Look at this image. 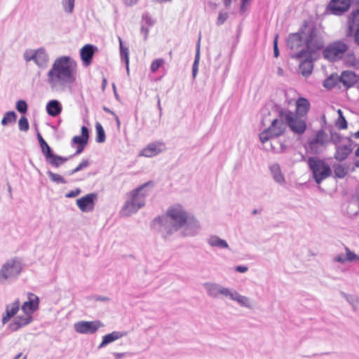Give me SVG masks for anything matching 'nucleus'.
Returning a JSON list of instances; mask_svg holds the SVG:
<instances>
[{
	"instance_id": "obj_1",
	"label": "nucleus",
	"mask_w": 359,
	"mask_h": 359,
	"mask_svg": "<svg viewBox=\"0 0 359 359\" xmlns=\"http://www.w3.org/2000/svg\"><path fill=\"white\" fill-rule=\"evenodd\" d=\"M151 226L166 241L177 231L184 237L195 236L201 229L199 221L179 203L169 206L164 215L154 218Z\"/></svg>"
},
{
	"instance_id": "obj_2",
	"label": "nucleus",
	"mask_w": 359,
	"mask_h": 359,
	"mask_svg": "<svg viewBox=\"0 0 359 359\" xmlns=\"http://www.w3.org/2000/svg\"><path fill=\"white\" fill-rule=\"evenodd\" d=\"M76 62L69 56L57 57L46 74V82L53 90H62L76 81Z\"/></svg>"
},
{
	"instance_id": "obj_3",
	"label": "nucleus",
	"mask_w": 359,
	"mask_h": 359,
	"mask_svg": "<svg viewBox=\"0 0 359 359\" xmlns=\"http://www.w3.org/2000/svg\"><path fill=\"white\" fill-rule=\"evenodd\" d=\"M153 185L149 181L133 189L127 195V198L120 210L123 217H130L144 206L146 197L149 195L147 188Z\"/></svg>"
},
{
	"instance_id": "obj_4",
	"label": "nucleus",
	"mask_w": 359,
	"mask_h": 359,
	"mask_svg": "<svg viewBox=\"0 0 359 359\" xmlns=\"http://www.w3.org/2000/svg\"><path fill=\"white\" fill-rule=\"evenodd\" d=\"M23 262L19 257L7 259L0 266V285L17 280L23 271Z\"/></svg>"
},
{
	"instance_id": "obj_5",
	"label": "nucleus",
	"mask_w": 359,
	"mask_h": 359,
	"mask_svg": "<svg viewBox=\"0 0 359 359\" xmlns=\"http://www.w3.org/2000/svg\"><path fill=\"white\" fill-rule=\"evenodd\" d=\"M329 142L328 135L323 130H319L308 138L304 147L309 154H319L326 149Z\"/></svg>"
},
{
	"instance_id": "obj_6",
	"label": "nucleus",
	"mask_w": 359,
	"mask_h": 359,
	"mask_svg": "<svg viewBox=\"0 0 359 359\" xmlns=\"http://www.w3.org/2000/svg\"><path fill=\"white\" fill-rule=\"evenodd\" d=\"M307 163L312 172L313 177L317 184H320L332 174L330 165L323 159L317 157H310L308 158Z\"/></svg>"
},
{
	"instance_id": "obj_7",
	"label": "nucleus",
	"mask_w": 359,
	"mask_h": 359,
	"mask_svg": "<svg viewBox=\"0 0 359 359\" xmlns=\"http://www.w3.org/2000/svg\"><path fill=\"white\" fill-rule=\"evenodd\" d=\"M304 43L308 52H314L324 46L323 30L316 27H307L304 30Z\"/></svg>"
},
{
	"instance_id": "obj_8",
	"label": "nucleus",
	"mask_w": 359,
	"mask_h": 359,
	"mask_svg": "<svg viewBox=\"0 0 359 359\" xmlns=\"http://www.w3.org/2000/svg\"><path fill=\"white\" fill-rule=\"evenodd\" d=\"M279 114L284 118L292 131L298 135H302L305 132L306 129V117L298 116L292 111L283 109L279 110Z\"/></svg>"
},
{
	"instance_id": "obj_9",
	"label": "nucleus",
	"mask_w": 359,
	"mask_h": 359,
	"mask_svg": "<svg viewBox=\"0 0 359 359\" xmlns=\"http://www.w3.org/2000/svg\"><path fill=\"white\" fill-rule=\"evenodd\" d=\"M287 125L284 118L278 114V118L273 120L271 126L259 134L260 141L264 144L273 137L282 135L285 131Z\"/></svg>"
},
{
	"instance_id": "obj_10",
	"label": "nucleus",
	"mask_w": 359,
	"mask_h": 359,
	"mask_svg": "<svg viewBox=\"0 0 359 359\" xmlns=\"http://www.w3.org/2000/svg\"><path fill=\"white\" fill-rule=\"evenodd\" d=\"M348 46L344 41H335L330 43L323 50V57L334 62L342 58L348 51Z\"/></svg>"
},
{
	"instance_id": "obj_11",
	"label": "nucleus",
	"mask_w": 359,
	"mask_h": 359,
	"mask_svg": "<svg viewBox=\"0 0 359 359\" xmlns=\"http://www.w3.org/2000/svg\"><path fill=\"white\" fill-rule=\"evenodd\" d=\"M287 46L291 50H297L302 48L299 53L296 54L297 58L307 57L309 55L307 50H305L306 44L304 43V33L302 31L301 33L291 34L287 39Z\"/></svg>"
},
{
	"instance_id": "obj_12",
	"label": "nucleus",
	"mask_w": 359,
	"mask_h": 359,
	"mask_svg": "<svg viewBox=\"0 0 359 359\" xmlns=\"http://www.w3.org/2000/svg\"><path fill=\"white\" fill-rule=\"evenodd\" d=\"M332 140L336 145L334 158L339 161L345 160L353 149L352 141L348 138H341L337 142L334 137Z\"/></svg>"
},
{
	"instance_id": "obj_13",
	"label": "nucleus",
	"mask_w": 359,
	"mask_h": 359,
	"mask_svg": "<svg viewBox=\"0 0 359 359\" xmlns=\"http://www.w3.org/2000/svg\"><path fill=\"white\" fill-rule=\"evenodd\" d=\"M103 326L104 324L100 320H81L74 324V330L82 334H93Z\"/></svg>"
},
{
	"instance_id": "obj_14",
	"label": "nucleus",
	"mask_w": 359,
	"mask_h": 359,
	"mask_svg": "<svg viewBox=\"0 0 359 359\" xmlns=\"http://www.w3.org/2000/svg\"><path fill=\"white\" fill-rule=\"evenodd\" d=\"M41 149L46 162L54 168H59L69 159V157H63L53 154L51 148L48 144H46V146L41 147Z\"/></svg>"
},
{
	"instance_id": "obj_15",
	"label": "nucleus",
	"mask_w": 359,
	"mask_h": 359,
	"mask_svg": "<svg viewBox=\"0 0 359 359\" xmlns=\"http://www.w3.org/2000/svg\"><path fill=\"white\" fill-rule=\"evenodd\" d=\"M207 294L212 298H219L223 296L228 298L231 288L225 287L218 283L206 282L203 285Z\"/></svg>"
},
{
	"instance_id": "obj_16",
	"label": "nucleus",
	"mask_w": 359,
	"mask_h": 359,
	"mask_svg": "<svg viewBox=\"0 0 359 359\" xmlns=\"http://www.w3.org/2000/svg\"><path fill=\"white\" fill-rule=\"evenodd\" d=\"M166 147L162 142H154L149 144L146 147L141 150L140 156L147 158L155 156L164 151Z\"/></svg>"
},
{
	"instance_id": "obj_17",
	"label": "nucleus",
	"mask_w": 359,
	"mask_h": 359,
	"mask_svg": "<svg viewBox=\"0 0 359 359\" xmlns=\"http://www.w3.org/2000/svg\"><path fill=\"white\" fill-rule=\"evenodd\" d=\"M228 298L237 302L238 304L241 307H244L248 309H252L254 308V302L250 298L241 294L233 288H231Z\"/></svg>"
},
{
	"instance_id": "obj_18",
	"label": "nucleus",
	"mask_w": 359,
	"mask_h": 359,
	"mask_svg": "<svg viewBox=\"0 0 359 359\" xmlns=\"http://www.w3.org/2000/svg\"><path fill=\"white\" fill-rule=\"evenodd\" d=\"M39 305V297L36 294L29 292L27 294V300L22 304L21 309L23 313L32 316V314L38 309Z\"/></svg>"
},
{
	"instance_id": "obj_19",
	"label": "nucleus",
	"mask_w": 359,
	"mask_h": 359,
	"mask_svg": "<svg viewBox=\"0 0 359 359\" xmlns=\"http://www.w3.org/2000/svg\"><path fill=\"white\" fill-rule=\"evenodd\" d=\"M97 194L90 193L76 200V205L82 212H90L94 209Z\"/></svg>"
},
{
	"instance_id": "obj_20",
	"label": "nucleus",
	"mask_w": 359,
	"mask_h": 359,
	"mask_svg": "<svg viewBox=\"0 0 359 359\" xmlns=\"http://www.w3.org/2000/svg\"><path fill=\"white\" fill-rule=\"evenodd\" d=\"M351 6V0H332L328 4V9L334 15H341Z\"/></svg>"
},
{
	"instance_id": "obj_21",
	"label": "nucleus",
	"mask_w": 359,
	"mask_h": 359,
	"mask_svg": "<svg viewBox=\"0 0 359 359\" xmlns=\"http://www.w3.org/2000/svg\"><path fill=\"white\" fill-rule=\"evenodd\" d=\"M33 321V316L24 313L23 315L18 316L11 323L8 325V327L11 332H16L20 328L25 327Z\"/></svg>"
},
{
	"instance_id": "obj_22",
	"label": "nucleus",
	"mask_w": 359,
	"mask_h": 359,
	"mask_svg": "<svg viewBox=\"0 0 359 359\" xmlns=\"http://www.w3.org/2000/svg\"><path fill=\"white\" fill-rule=\"evenodd\" d=\"M20 306V302L18 299H15L13 302L8 304L6 306L5 313L2 316V324H6L11 318L14 317L18 312Z\"/></svg>"
},
{
	"instance_id": "obj_23",
	"label": "nucleus",
	"mask_w": 359,
	"mask_h": 359,
	"mask_svg": "<svg viewBox=\"0 0 359 359\" xmlns=\"http://www.w3.org/2000/svg\"><path fill=\"white\" fill-rule=\"evenodd\" d=\"M97 48L91 44H86L83 46L80 51L81 60L85 66H88Z\"/></svg>"
},
{
	"instance_id": "obj_24",
	"label": "nucleus",
	"mask_w": 359,
	"mask_h": 359,
	"mask_svg": "<svg viewBox=\"0 0 359 359\" xmlns=\"http://www.w3.org/2000/svg\"><path fill=\"white\" fill-rule=\"evenodd\" d=\"M359 80V76L351 71H344L340 77L339 81L346 88L353 86Z\"/></svg>"
},
{
	"instance_id": "obj_25",
	"label": "nucleus",
	"mask_w": 359,
	"mask_h": 359,
	"mask_svg": "<svg viewBox=\"0 0 359 359\" xmlns=\"http://www.w3.org/2000/svg\"><path fill=\"white\" fill-rule=\"evenodd\" d=\"M126 334L127 332L120 331H114L109 334H107L103 336L102 341L98 346V348H102L107 346L109 344L112 343L125 337Z\"/></svg>"
},
{
	"instance_id": "obj_26",
	"label": "nucleus",
	"mask_w": 359,
	"mask_h": 359,
	"mask_svg": "<svg viewBox=\"0 0 359 359\" xmlns=\"http://www.w3.org/2000/svg\"><path fill=\"white\" fill-rule=\"evenodd\" d=\"M49 62V56L43 48L36 50V55L34 59L35 64L40 68H45L47 67Z\"/></svg>"
},
{
	"instance_id": "obj_27",
	"label": "nucleus",
	"mask_w": 359,
	"mask_h": 359,
	"mask_svg": "<svg viewBox=\"0 0 359 359\" xmlns=\"http://www.w3.org/2000/svg\"><path fill=\"white\" fill-rule=\"evenodd\" d=\"M359 28V10L352 11L348 20V36H352L355 29Z\"/></svg>"
},
{
	"instance_id": "obj_28",
	"label": "nucleus",
	"mask_w": 359,
	"mask_h": 359,
	"mask_svg": "<svg viewBox=\"0 0 359 359\" xmlns=\"http://www.w3.org/2000/svg\"><path fill=\"white\" fill-rule=\"evenodd\" d=\"M309 108L310 103L309 100L304 97H299L296 101V111L294 114L306 118Z\"/></svg>"
},
{
	"instance_id": "obj_29",
	"label": "nucleus",
	"mask_w": 359,
	"mask_h": 359,
	"mask_svg": "<svg viewBox=\"0 0 359 359\" xmlns=\"http://www.w3.org/2000/svg\"><path fill=\"white\" fill-rule=\"evenodd\" d=\"M208 244L212 248L218 249H229V246L226 241L219 238L217 235H211L207 239Z\"/></svg>"
},
{
	"instance_id": "obj_30",
	"label": "nucleus",
	"mask_w": 359,
	"mask_h": 359,
	"mask_svg": "<svg viewBox=\"0 0 359 359\" xmlns=\"http://www.w3.org/2000/svg\"><path fill=\"white\" fill-rule=\"evenodd\" d=\"M46 109L48 115L55 117L61 113L62 107L58 100H52L47 103Z\"/></svg>"
},
{
	"instance_id": "obj_31",
	"label": "nucleus",
	"mask_w": 359,
	"mask_h": 359,
	"mask_svg": "<svg viewBox=\"0 0 359 359\" xmlns=\"http://www.w3.org/2000/svg\"><path fill=\"white\" fill-rule=\"evenodd\" d=\"M269 170L276 182L279 184H283L285 183V177L283 175L280 167L278 163L271 165L269 166Z\"/></svg>"
},
{
	"instance_id": "obj_32",
	"label": "nucleus",
	"mask_w": 359,
	"mask_h": 359,
	"mask_svg": "<svg viewBox=\"0 0 359 359\" xmlns=\"http://www.w3.org/2000/svg\"><path fill=\"white\" fill-rule=\"evenodd\" d=\"M313 70V63L311 59L306 58L299 65V72L305 77L309 76Z\"/></svg>"
},
{
	"instance_id": "obj_33",
	"label": "nucleus",
	"mask_w": 359,
	"mask_h": 359,
	"mask_svg": "<svg viewBox=\"0 0 359 359\" xmlns=\"http://www.w3.org/2000/svg\"><path fill=\"white\" fill-rule=\"evenodd\" d=\"M200 46H201V36L198 38V43L196 45V55L192 66V76L193 79L196 77L198 71V65L200 60Z\"/></svg>"
},
{
	"instance_id": "obj_34",
	"label": "nucleus",
	"mask_w": 359,
	"mask_h": 359,
	"mask_svg": "<svg viewBox=\"0 0 359 359\" xmlns=\"http://www.w3.org/2000/svg\"><path fill=\"white\" fill-rule=\"evenodd\" d=\"M120 44V55L121 58L126 63L127 72H129V50L126 47H123V42L121 38H118Z\"/></svg>"
},
{
	"instance_id": "obj_35",
	"label": "nucleus",
	"mask_w": 359,
	"mask_h": 359,
	"mask_svg": "<svg viewBox=\"0 0 359 359\" xmlns=\"http://www.w3.org/2000/svg\"><path fill=\"white\" fill-rule=\"evenodd\" d=\"M334 177L342 179L348 174V168L341 165L336 164L333 166Z\"/></svg>"
},
{
	"instance_id": "obj_36",
	"label": "nucleus",
	"mask_w": 359,
	"mask_h": 359,
	"mask_svg": "<svg viewBox=\"0 0 359 359\" xmlns=\"http://www.w3.org/2000/svg\"><path fill=\"white\" fill-rule=\"evenodd\" d=\"M95 130H96V142L98 143H102L105 141V133L102 125L97 122L95 123Z\"/></svg>"
},
{
	"instance_id": "obj_37",
	"label": "nucleus",
	"mask_w": 359,
	"mask_h": 359,
	"mask_svg": "<svg viewBox=\"0 0 359 359\" xmlns=\"http://www.w3.org/2000/svg\"><path fill=\"white\" fill-rule=\"evenodd\" d=\"M16 118H17V116L14 111H7L4 114V116L1 120V124L4 126H6L8 123H14L16 121Z\"/></svg>"
},
{
	"instance_id": "obj_38",
	"label": "nucleus",
	"mask_w": 359,
	"mask_h": 359,
	"mask_svg": "<svg viewBox=\"0 0 359 359\" xmlns=\"http://www.w3.org/2000/svg\"><path fill=\"white\" fill-rule=\"evenodd\" d=\"M47 175L50 177V180L57 184H67L66 180L59 174H56L53 172L52 171L48 170L47 172Z\"/></svg>"
},
{
	"instance_id": "obj_39",
	"label": "nucleus",
	"mask_w": 359,
	"mask_h": 359,
	"mask_svg": "<svg viewBox=\"0 0 359 359\" xmlns=\"http://www.w3.org/2000/svg\"><path fill=\"white\" fill-rule=\"evenodd\" d=\"M344 297L346 298L347 302L351 305L354 310H356L359 306V299L358 297L352 294H346L343 293Z\"/></svg>"
},
{
	"instance_id": "obj_40",
	"label": "nucleus",
	"mask_w": 359,
	"mask_h": 359,
	"mask_svg": "<svg viewBox=\"0 0 359 359\" xmlns=\"http://www.w3.org/2000/svg\"><path fill=\"white\" fill-rule=\"evenodd\" d=\"M338 78L334 75H331L323 82V86L327 89H331L337 83Z\"/></svg>"
},
{
	"instance_id": "obj_41",
	"label": "nucleus",
	"mask_w": 359,
	"mask_h": 359,
	"mask_svg": "<svg viewBox=\"0 0 359 359\" xmlns=\"http://www.w3.org/2000/svg\"><path fill=\"white\" fill-rule=\"evenodd\" d=\"M337 113L339 114V117L336 123L337 126L339 129H346L347 128V122L343 116L342 111L341 109H338Z\"/></svg>"
},
{
	"instance_id": "obj_42",
	"label": "nucleus",
	"mask_w": 359,
	"mask_h": 359,
	"mask_svg": "<svg viewBox=\"0 0 359 359\" xmlns=\"http://www.w3.org/2000/svg\"><path fill=\"white\" fill-rule=\"evenodd\" d=\"M75 0H62V4L65 12L72 13L74 11Z\"/></svg>"
},
{
	"instance_id": "obj_43",
	"label": "nucleus",
	"mask_w": 359,
	"mask_h": 359,
	"mask_svg": "<svg viewBox=\"0 0 359 359\" xmlns=\"http://www.w3.org/2000/svg\"><path fill=\"white\" fill-rule=\"evenodd\" d=\"M346 63L355 69H359V60L354 55H348L346 59Z\"/></svg>"
},
{
	"instance_id": "obj_44",
	"label": "nucleus",
	"mask_w": 359,
	"mask_h": 359,
	"mask_svg": "<svg viewBox=\"0 0 359 359\" xmlns=\"http://www.w3.org/2000/svg\"><path fill=\"white\" fill-rule=\"evenodd\" d=\"M345 251L346 254V260L348 262L359 261V256L355 254L348 247H345Z\"/></svg>"
},
{
	"instance_id": "obj_45",
	"label": "nucleus",
	"mask_w": 359,
	"mask_h": 359,
	"mask_svg": "<svg viewBox=\"0 0 359 359\" xmlns=\"http://www.w3.org/2000/svg\"><path fill=\"white\" fill-rule=\"evenodd\" d=\"M19 129L21 131H27L29 130V122L25 116H22L18 121Z\"/></svg>"
},
{
	"instance_id": "obj_46",
	"label": "nucleus",
	"mask_w": 359,
	"mask_h": 359,
	"mask_svg": "<svg viewBox=\"0 0 359 359\" xmlns=\"http://www.w3.org/2000/svg\"><path fill=\"white\" fill-rule=\"evenodd\" d=\"M89 161L88 160H83L74 169L69 172V175H74L76 172L87 168L89 165Z\"/></svg>"
},
{
	"instance_id": "obj_47",
	"label": "nucleus",
	"mask_w": 359,
	"mask_h": 359,
	"mask_svg": "<svg viewBox=\"0 0 359 359\" xmlns=\"http://www.w3.org/2000/svg\"><path fill=\"white\" fill-rule=\"evenodd\" d=\"M36 50H27L23 53V57L26 62H29L35 59Z\"/></svg>"
},
{
	"instance_id": "obj_48",
	"label": "nucleus",
	"mask_w": 359,
	"mask_h": 359,
	"mask_svg": "<svg viewBox=\"0 0 359 359\" xmlns=\"http://www.w3.org/2000/svg\"><path fill=\"white\" fill-rule=\"evenodd\" d=\"M15 107L20 113L25 114L27 111V104L25 100H18Z\"/></svg>"
},
{
	"instance_id": "obj_49",
	"label": "nucleus",
	"mask_w": 359,
	"mask_h": 359,
	"mask_svg": "<svg viewBox=\"0 0 359 359\" xmlns=\"http://www.w3.org/2000/svg\"><path fill=\"white\" fill-rule=\"evenodd\" d=\"M164 63V60L161 58L156 59L154 60L151 64V72H156L158 68L163 65Z\"/></svg>"
},
{
	"instance_id": "obj_50",
	"label": "nucleus",
	"mask_w": 359,
	"mask_h": 359,
	"mask_svg": "<svg viewBox=\"0 0 359 359\" xmlns=\"http://www.w3.org/2000/svg\"><path fill=\"white\" fill-rule=\"evenodd\" d=\"M72 142L74 144H78L79 145L85 146L87 144L88 140H86L82 136H74L72 139Z\"/></svg>"
},
{
	"instance_id": "obj_51",
	"label": "nucleus",
	"mask_w": 359,
	"mask_h": 359,
	"mask_svg": "<svg viewBox=\"0 0 359 359\" xmlns=\"http://www.w3.org/2000/svg\"><path fill=\"white\" fill-rule=\"evenodd\" d=\"M280 147H277L275 145H273V143H271V149L272 151L275 153H281L284 152L286 149V146L282 143H280Z\"/></svg>"
},
{
	"instance_id": "obj_52",
	"label": "nucleus",
	"mask_w": 359,
	"mask_h": 359,
	"mask_svg": "<svg viewBox=\"0 0 359 359\" xmlns=\"http://www.w3.org/2000/svg\"><path fill=\"white\" fill-rule=\"evenodd\" d=\"M142 21L144 22L149 27L153 26L155 23V20H153L147 13H145L142 15Z\"/></svg>"
},
{
	"instance_id": "obj_53",
	"label": "nucleus",
	"mask_w": 359,
	"mask_h": 359,
	"mask_svg": "<svg viewBox=\"0 0 359 359\" xmlns=\"http://www.w3.org/2000/svg\"><path fill=\"white\" fill-rule=\"evenodd\" d=\"M273 54L275 57L279 56V50L278 48V35H276L273 40Z\"/></svg>"
},
{
	"instance_id": "obj_54",
	"label": "nucleus",
	"mask_w": 359,
	"mask_h": 359,
	"mask_svg": "<svg viewBox=\"0 0 359 359\" xmlns=\"http://www.w3.org/2000/svg\"><path fill=\"white\" fill-rule=\"evenodd\" d=\"M80 193H81V189H76L75 190H72V191H69L66 194V197L67 198H74V197L77 196L79 194H80Z\"/></svg>"
},
{
	"instance_id": "obj_55",
	"label": "nucleus",
	"mask_w": 359,
	"mask_h": 359,
	"mask_svg": "<svg viewBox=\"0 0 359 359\" xmlns=\"http://www.w3.org/2000/svg\"><path fill=\"white\" fill-rule=\"evenodd\" d=\"M346 258L344 257L343 254H339L336 257H334L333 261L335 262H339V263L343 264L346 261Z\"/></svg>"
},
{
	"instance_id": "obj_56",
	"label": "nucleus",
	"mask_w": 359,
	"mask_h": 359,
	"mask_svg": "<svg viewBox=\"0 0 359 359\" xmlns=\"http://www.w3.org/2000/svg\"><path fill=\"white\" fill-rule=\"evenodd\" d=\"M227 18V15L226 13H219L217 23V25H222L223 24Z\"/></svg>"
},
{
	"instance_id": "obj_57",
	"label": "nucleus",
	"mask_w": 359,
	"mask_h": 359,
	"mask_svg": "<svg viewBox=\"0 0 359 359\" xmlns=\"http://www.w3.org/2000/svg\"><path fill=\"white\" fill-rule=\"evenodd\" d=\"M36 135H37V139L39 140L40 147L46 146V144H47V142L44 140V139L43 138V137L41 136L40 133L38 132Z\"/></svg>"
},
{
	"instance_id": "obj_58",
	"label": "nucleus",
	"mask_w": 359,
	"mask_h": 359,
	"mask_svg": "<svg viewBox=\"0 0 359 359\" xmlns=\"http://www.w3.org/2000/svg\"><path fill=\"white\" fill-rule=\"evenodd\" d=\"M81 136L84 137L86 140H88L89 134L88 130L86 126L81 127Z\"/></svg>"
},
{
	"instance_id": "obj_59",
	"label": "nucleus",
	"mask_w": 359,
	"mask_h": 359,
	"mask_svg": "<svg viewBox=\"0 0 359 359\" xmlns=\"http://www.w3.org/2000/svg\"><path fill=\"white\" fill-rule=\"evenodd\" d=\"M149 28L145 27L144 25L141 27V33L144 34V40H147L149 35Z\"/></svg>"
},
{
	"instance_id": "obj_60",
	"label": "nucleus",
	"mask_w": 359,
	"mask_h": 359,
	"mask_svg": "<svg viewBox=\"0 0 359 359\" xmlns=\"http://www.w3.org/2000/svg\"><path fill=\"white\" fill-rule=\"evenodd\" d=\"M236 271L239 273H245L248 271V268L246 266H237L235 268Z\"/></svg>"
},
{
	"instance_id": "obj_61",
	"label": "nucleus",
	"mask_w": 359,
	"mask_h": 359,
	"mask_svg": "<svg viewBox=\"0 0 359 359\" xmlns=\"http://www.w3.org/2000/svg\"><path fill=\"white\" fill-rule=\"evenodd\" d=\"M94 299L97 302H109V298L105 296L97 295L94 297Z\"/></svg>"
},
{
	"instance_id": "obj_62",
	"label": "nucleus",
	"mask_w": 359,
	"mask_h": 359,
	"mask_svg": "<svg viewBox=\"0 0 359 359\" xmlns=\"http://www.w3.org/2000/svg\"><path fill=\"white\" fill-rule=\"evenodd\" d=\"M125 5L128 6H131L136 4L138 0H123Z\"/></svg>"
},
{
	"instance_id": "obj_63",
	"label": "nucleus",
	"mask_w": 359,
	"mask_h": 359,
	"mask_svg": "<svg viewBox=\"0 0 359 359\" xmlns=\"http://www.w3.org/2000/svg\"><path fill=\"white\" fill-rule=\"evenodd\" d=\"M355 43L359 45V28L355 29L353 32Z\"/></svg>"
},
{
	"instance_id": "obj_64",
	"label": "nucleus",
	"mask_w": 359,
	"mask_h": 359,
	"mask_svg": "<svg viewBox=\"0 0 359 359\" xmlns=\"http://www.w3.org/2000/svg\"><path fill=\"white\" fill-rule=\"evenodd\" d=\"M127 353H114L113 355H114L116 359H120L123 358Z\"/></svg>"
}]
</instances>
